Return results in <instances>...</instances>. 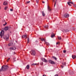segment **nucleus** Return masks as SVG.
<instances>
[{
    "label": "nucleus",
    "mask_w": 76,
    "mask_h": 76,
    "mask_svg": "<svg viewBox=\"0 0 76 76\" xmlns=\"http://www.w3.org/2000/svg\"><path fill=\"white\" fill-rule=\"evenodd\" d=\"M22 29H23L22 28Z\"/></svg>",
    "instance_id": "obj_44"
},
{
    "label": "nucleus",
    "mask_w": 76,
    "mask_h": 76,
    "mask_svg": "<svg viewBox=\"0 0 76 76\" xmlns=\"http://www.w3.org/2000/svg\"><path fill=\"white\" fill-rule=\"evenodd\" d=\"M43 76H46V75H43Z\"/></svg>",
    "instance_id": "obj_40"
},
{
    "label": "nucleus",
    "mask_w": 76,
    "mask_h": 76,
    "mask_svg": "<svg viewBox=\"0 0 76 76\" xmlns=\"http://www.w3.org/2000/svg\"><path fill=\"white\" fill-rule=\"evenodd\" d=\"M63 53H66V50H63Z\"/></svg>",
    "instance_id": "obj_30"
},
{
    "label": "nucleus",
    "mask_w": 76,
    "mask_h": 76,
    "mask_svg": "<svg viewBox=\"0 0 76 76\" xmlns=\"http://www.w3.org/2000/svg\"><path fill=\"white\" fill-rule=\"evenodd\" d=\"M55 36V34H54V33H52V34L51 35V38H53Z\"/></svg>",
    "instance_id": "obj_15"
},
{
    "label": "nucleus",
    "mask_w": 76,
    "mask_h": 76,
    "mask_svg": "<svg viewBox=\"0 0 76 76\" xmlns=\"http://www.w3.org/2000/svg\"><path fill=\"white\" fill-rule=\"evenodd\" d=\"M41 41H44V42H46V41H45V39H44V38H41Z\"/></svg>",
    "instance_id": "obj_14"
},
{
    "label": "nucleus",
    "mask_w": 76,
    "mask_h": 76,
    "mask_svg": "<svg viewBox=\"0 0 76 76\" xmlns=\"http://www.w3.org/2000/svg\"><path fill=\"white\" fill-rule=\"evenodd\" d=\"M56 2H55V4H54V7H55V6H56Z\"/></svg>",
    "instance_id": "obj_37"
},
{
    "label": "nucleus",
    "mask_w": 76,
    "mask_h": 76,
    "mask_svg": "<svg viewBox=\"0 0 76 76\" xmlns=\"http://www.w3.org/2000/svg\"><path fill=\"white\" fill-rule=\"evenodd\" d=\"M42 16H45V13H44V12L42 11Z\"/></svg>",
    "instance_id": "obj_17"
},
{
    "label": "nucleus",
    "mask_w": 76,
    "mask_h": 76,
    "mask_svg": "<svg viewBox=\"0 0 76 76\" xmlns=\"http://www.w3.org/2000/svg\"><path fill=\"white\" fill-rule=\"evenodd\" d=\"M38 64H31V66H35L36 65H38Z\"/></svg>",
    "instance_id": "obj_18"
},
{
    "label": "nucleus",
    "mask_w": 76,
    "mask_h": 76,
    "mask_svg": "<svg viewBox=\"0 0 76 76\" xmlns=\"http://www.w3.org/2000/svg\"><path fill=\"white\" fill-rule=\"evenodd\" d=\"M30 2V1H27L26 3V4H28V3H29Z\"/></svg>",
    "instance_id": "obj_25"
},
{
    "label": "nucleus",
    "mask_w": 76,
    "mask_h": 76,
    "mask_svg": "<svg viewBox=\"0 0 76 76\" xmlns=\"http://www.w3.org/2000/svg\"><path fill=\"white\" fill-rule=\"evenodd\" d=\"M54 0H53V2H54Z\"/></svg>",
    "instance_id": "obj_41"
},
{
    "label": "nucleus",
    "mask_w": 76,
    "mask_h": 76,
    "mask_svg": "<svg viewBox=\"0 0 76 76\" xmlns=\"http://www.w3.org/2000/svg\"><path fill=\"white\" fill-rule=\"evenodd\" d=\"M26 68L27 69H29V65H27L26 66Z\"/></svg>",
    "instance_id": "obj_21"
},
{
    "label": "nucleus",
    "mask_w": 76,
    "mask_h": 76,
    "mask_svg": "<svg viewBox=\"0 0 76 76\" xmlns=\"http://www.w3.org/2000/svg\"><path fill=\"white\" fill-rule=\"evenodd\" d=\"M38 1H37V3H38Z\"/></svg>",
    "instance_id": "obj_42"
},
{
    "label": "nucleus",
    "mask_w": 76,
    "mask_h": 76,
    "mask_svg": "<svg viewBox=\"0 0 76 76\" xmlns=\"http://www.w3.org/2000/svg\"><path fill=\"white\" fill-rule=\"evenodd\" d=\"M22 38H26V39L27 38V37H26V35H23L22 36Z\"/></svg>",
    "instance_id": "obj_11"
},
{
    "label": "nucleus",
    "mask_w": 76,
    "mask_h": 76,
    "mask_svg": "<svg viewBox=\"0 0 76 76\" xmlns=\"http://www.w3.org/2000/svg\"><path fill=\"white\" fill-rule=\"evenodd\" d=\"M48 11H51V10L50 9V7L48 6Z\"/></svg>",
    "instance_id": "obj_19"
},
{
    "label": "nucleus",
    "mask_w": 76,
    "mask_h": 76,
    "mask_svg": "<svg viewBox=\"0 0 76 76\" xmlns=\"http://www.w3.org/2000/svg\"><path fill=\"white\" fill-rule=\"evenodd\" d=\"M58 39H61V37H58Z\"/></svg>",
    "instance_id": "obj_31"
},
{
    "label": "nucleus",
    "mask_w": 76,
    "mask_h": 76,
    "mask_svg": "<svg viewBox=\"0 0 76 76\" xmlns=\"http://www.w3.org/2000/svg\"><path fill=\"white\" fill-rule=\"evenodd\" d=\"M64 16L66 18H68L69 16V15L68 13H66L64 15Z\"/></svg>",
    "instance_id": "obj_4"
},
{
    "label": "nucleus",
    "mask_w": 76,
    "mask_h": 76,
    "mask_svg": "<svg viewBox=\"0 0 76 76\" xmlns=\"http://www.w3.org/2000/svg\"><path fill=\"white\" fill-rule=\"evenodd\" d=\"M74 7H75V8H76V4L75 5V4L74 5Z\"/></svg>",
    "instance_id": "obj_32"
},
{
    "label": "nucleus",
    "mask_w": 76,
    "mask_h": 76,
    "mask_svg": "<svg viewBox=\"0 0 76 76\" xmlns=\"http://www.w3.org/2000/svg\"><path fill=\"white\" fill-rule=\"evenodd\" d=\"M10 11H13V9H10Z\"/></svg>",
    "instance_id": "obj_36"
},
{
    "label": "nucleus",
    "mask_w": 76,
    "mask_h": 76,
    "mask_svg": "<svg viewBox=\"0 0 76 76\" xmlns=\"http://www.w3.org/2000/svg\"><path fill=\"white\" fill-rule=\"evenodd\" d=\"M6 41H8V40H9V37H7L6 38Z\"/></svg>",
    "instance_id": "obj_28"
},
{
    "label": "nucleus",
    "mask_w": 76,
    "mask_h": 76,
    "mask_svg": "<svg viewBox=\"0 0 76 76\" xmlns=\"http://www.w3.org/2000/svg\"><path fill=\"white\" fill-rule=\"evenodd\" d=\"M48 26H45V28H46V29H47V28H48Z\"/></svg>",
    "instance_id": "obj_29"
},
{
    "label": "nucleus",
    "mask_w": 76,
    "mask_h": 76,
    "mask_svg": "<svg viewBox=\"0 0 76 76\" xmlns=\"http://www.w3.org/2000/svg\"><path fill=\"white\" fill-rule=\"evenodd\" d=\"M7 9H8V7H7L6 6L5 7L4 10H7Z\"/></svg>",
    "instance_id": "obj_20"
},
{
    "label": "nucleus",
    "mask_w": 76,
    "mask_h": 76,
    "mask_svg": "<svg viewBox=\"0 0 76 76\" xmlns=\"http://www.w3.org/2000/svg\"><path fill=\"white\" fill-rule=\"evenodd\" d=\"M16 47L13 46V47H11L10 48V49L11 50H16Z\"/></svg>",
    "instance_id": "obj_7"
},
{
    "label": "nucleus",
    "mask_w": 76,
    "mask_h": 76,
    "mask_svg": "<svg viewBox=\"0 0 76 76\" xmlns=\"http://www.w3.org/2000/svg\"><path fill=\"white\" fill-rule=\"evenodd\" d=\"M31 54L32 55H33L34 56L35 55V50H32L31 51Z\"/></svg>",
    "instance_id": "obj_6"
},
{
    "label": "nucleus",
    "mask_w": 76,
    "mask_h": 76,
    "mask_svg": "<svg viewBox=\"0 0 76 76\" xmlns=\"http://www.w3.org/2000/svg\"><path fill=\"white\" fill-rule=\"evenodd\" d=\"M10 58H9L8 59H7V62H8V61H9V60H10Z\"/></svg>",
    "instance_id": "obj_26"
},
{
    "label": "nucleus",
    "mask_w": 76,
    "mask_h": 76,
    "mask_svg": "<svg viewBox=\"0 0 76 76\" xmlns=\"http://www.w3.org/2000/svg\"><path fill=\"white\" fill-rule=\"evenodd\" d=\"M3 5L5 6H6V5H7V1H4L3 3Z\"/></svg>",
    "instance_id": "obj_9"
},
{
    "label": "nucleus",
    "mask_w": 76,
    "mask_h": 76,
    "mask_svg": "<svg viewBox=\"0 0 76 76\" xmlns=\"http://www.w3.org/2000/svg\"><path fill=\"white\" fill-rule=\"evenodd\" d=\"M27 42L28 43H29V39L28 38H27Z\"/></svg>",
    "instance_id": "obj_24"
},
{
    "label": "nucleus",
    "mask_w": 76,
    "mask_h": 76,
    "mask_svg": "<svg viewBox=\"0 0 76 76\" xmlns=\"http://www.w3.org/2000/svg\"><path fill=\"white\" fill-rule=\"evenodd\" d=\"M52 58H54V59H55V60H57V58H56L55 57H54V56H53L52 57Z\"/></svg>",
    "instance_id": "obj_23"
},
{
    "label": "nucleus",
    "mask_w": 76,
    "mask_h": 76,
    "mask_svg": "<svg viewBox=\"0 0 76 76\" xmlns=\"http://www.w3.org/2000/svg\"><path fill=\"white\" fill-rule=\"evenodd\" d=\"M6 24H7V23H5V24H4L3 25L4 26H5V25H6Z\"/></svg>",
    "instance_id": "obj_34"
},
{
    "label": "nucleus",
    "mask_w": 76,
    "mask_h": 76,
    "mask_svg": "<svg viewBox=\"0 0 76 76\" xmlns=\"http://www.w3.org/2000/svg\"><path fill=\"white\" fill-rule=\"evenodd\" d=\"M8 46H11V45H12V43H10V44H8Z\"/></svg>",
    "instance_id": "obj_22"
},
{
    "label": "nucleus",
    "mask_w": 76,
    "mask_h": 76,
    "mask_svg": "<svg viewBox=\"0 0 76 76\" xmlns=\"http://www.w3.org/2000/svg\"><path fill=\"white\" fill-rule=\"evenodd\" d=\"M48 61L49 63H50V64H55V62L53 61H51V60H49Z\"/></svg>",
    "instance_id": "obj_3"
},
{
    "label": "nucleus",
    "mask_w": 76,
    "mask_h": 76,
    "mask_svg": "<svg viewBox=\"0 0 76 76\" xmlns=\"http://www.w3.org/2000/svg\"><path fill=\"white\" fill-rule=\"evenodd\" d=\"M72 57L73 59H75L76 58V56L75 55H73L72 56Z\"/></svg>",
    "instance_id": "obj_13"
},
{
    "label": "nucleus",
    "mask_w": 76,
    "mask_h": 76,
    "mask_svg": "<svg viewBox=\"0 0 76 76\" xmlns=\"http://www.w3.org/2000/svg\"><path fill=\"white\" fill-rule=\"evenodd\" d=\"M71 4H73V5H74L75 4H74V3H73V2H68L67 3V4L69 5V6H72V5H71Z\"/></svg>",
    "instance_id": "obj_5"
},
{
    "label": "nucleus",
    "mask_w": 76,
    "mask_h": 76,
    "mask_svg": "<svg viewBox=\"0 0 76 76\" xmlns=\"http://www.w3.org/2000/svg\"><path fill=\"white\" fill-rule=\"evenodd\" d=\"M71 0H70V1H71Z\"/></svg>",
    "instance_id": "obj_43"
},
{
    "label": "nucleus",
    "mask_w": 76,
    "mask_h": 76,
    "mask_svg": "<svg viewBox=\"0 0 76 76\" xmlns=\"http://www.w3.org/2000/svg\"><path fill=\"white\" fill-rule=\"evenodd\" d=\"M62 31H63L64 32H67V30L66 29H64V28L63 29Z\"/></svg>",
    "instance_id": "obj_12"
},
{
    "label": "nucleus",
    "mask_w": 76,
    "mask_h": 76,
    "mask_svg": "<svg viewBox=\"0 0 76 76\" xmlns=\"http://www.w3.org/2000/svg\"><path fill=\"white\" fill-rule=\"evenodd\" d=\"M8 66L7 65H4L3 66H2L1 69H0V73L1 72H2V71L7 70L8 69Z\"/></svg>",
    "instance_id": "obj_1"
},
{
    "label": "nucleus",
    "mask_w": 76,
    "mask_h": 76,
    "mask_svg": "<svg viewBox=\"0 0 76 76\" xmlns=\"http://www.w3.org/2000/svg\"><path fill=\"white\" fill-rule=\"evenodd\" d=\"M42 60L44 61V62H45V63H47V62H48V61L46 60L45 58H44L42 59Z\"/></svg>",
    "instance_id": "obj_8"
},
{
    "label": "nucleus",
    "mask_w": 76,
    "mask_h": 76,
    "mask_svg": "<svg viewBox=\"0 0 76 76\" xmlns=\"http://www.w3.org/2000/svg\"><path fill=\"white\" fill-rule=\"evenodd\" d=\"M6 24H7V23H5V24H4L3 25L4 26H5V25H6Z\"/></svg>",
    "instance_id": "obj_33"
},
{
    "label": "nucleus",
    "mask_w": 76,
    "mask_h": 76,
    "mask_svg": "<svg viewBox=\"0 0 76 76\" xmlns=\"http://www.w3.org/2000/svg\"><path fill=\"white\" fill-rule=\"evenodd\" d=\"M45 44H46L47 45H48V46H49L50 45V44L48 42H45Z\"/></svg>",
    "instance_id": "obj_16"
},
{
    "label": "nucleus",
    "mask_w": 76,
    "mask_h": 76,
    "mask_svg": "<svg viewBox=\"0 0 76 76\" xmlns=\"http://www.w3.org/2000/svg\"><path fill=\"white\" fill-rule=\"evenodd\" d=\"M9 29V27L6 26L4 28V30L5 31H7Z\"/></svg>",
    "instance_id": "obj_10"
},
{
    "label": "nucleus",
    "mask_w": 76,
    "mask_h": 76,
    "mask_svg": "<svg viewBox=\"0 0 76 76\" xmlns=\"http://www.w3.org/2000/svg\"><path fill=\"white\" fill-rule=\"evenodd\" d=\"M61 67L62 68H63V67H64V66H61Z\"/></svg>",
    "instance_id": "obj_39"
},
{
    "label": "nucleus",
    "mask_w": 76,
    "mask_h": 76,
    "mask_svg": "<svg viewBox=\"0 0 76 76\" xmlns=\"http://www.w3.org/2000/svg\"><path fill=\"white\" fill-rule=\"evenodd\" d=\"M42 3H45V2H44V1H42Z\"/></svg>",
    "instance_id": "obj_38"
},
{
    "label": "nucleus",
    "mask_w": 76,
    "mask_h": 76,
    "mask_svg": "<svg viewBox=\"0 0 76 76\" xmlns=\"http://www.w3.org/2000/svg\"><path fill=\"white\" fill-rule=\"evenodd\" d=\"M4 30H1L0 32V36H1V38H2L3 36L4 35Z\"/></svg>",
    "instance_id": "obj_2"
},
{
    "label": "nucleus",
    "mask_w": 76,
    "mask_h": 76,
    "mask_svg": "<svg viewBox=\"0 0 76 76\" xmlns=\"http://www.w3.org/2000/svg\"><path fill=\"white\" fill-rule=\"evenodd\" d=\"M62 65L65 66L66 65V63H62Z\"/></svg>",
    "instance_id": "obj_27"
},
{
    "label": "nucleus",
    "mask_w": 76,
    "mask_h": 76,
    "mask_svg": "<svg viewBox=\"0 0 76 76\" xmlns=\"http://www.w3.org/2000/svg\"><path fill=\"white\" fill-rule=\"evenodd\" d=\"M59 43H60V42H57L56 43V45H57V44H59Z\"/></svg>",
    "instance_id": "obj_35"
}]
</instances>
